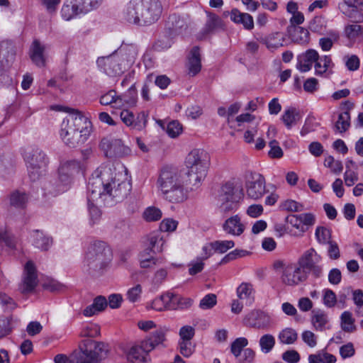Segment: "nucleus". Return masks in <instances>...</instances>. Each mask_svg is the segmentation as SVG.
Masks as SVG:
<instances>
[{"mask_svg": "<svg viewBox=\"0 0 363 363\" xmlns=\"http://www.w3.org/2000/svg\"><path fill=\"white\" fill-rule=\"evenodd\" d=\"M201 68L200 50L198 47H194L190 52L189 58V71L192 76L197 74Z\"/></svg>", "mask_w": 363, "mask_h": 363, "instance_id": "obj_31", "label": "nucleus"}, {"mask_svg": "<svg viewBox=\"0 0 363 363\" xmlns=\"http://www.w3.org/2000/svg\"><path fill=\"white\" fill-rule=\"evenodd\" d=\"M337 302L336 294L329 289L323 291V303L328 308H333Z\"/></svg>", "mask_w": 363, "mask_h": 363, "instance_id": "obj_58", "label": "nucleus"}, {"mask_svg": "<svg viewBox=\"0 0 363 363\" xmlns=\"http://www.w3.org/2000/svg\"><path fill=\"white\" fill-rule=\"evenodd\" d=\"M296 216L298 220H300L302 227H303L304 233L315 223V216L312 213L296 214Z\"/></svg>", "mask_w": 363, "mask_h": 363, "instance_id": "obj_49", "label": "nucleus"}, {"mask_svg": "<svg viewBox=\"0 0 363 363\" xmlns=\"http://www.w3.org/2000/svg\"><path fill=\"white\" fill-rule=\"evenodd\" d=\"M108 345L91 338H85L71 355V363H101L107 357Z\"/></svg>", "mask_w": 363, "mask_h": 363, "instance_id": "obj_6", "label": "nucleus"}, {"mask_svg": "<svg viewBox=\"0 0 363 363\" xmlns=\"http://www.w3.org/2000/svg\"><path fill=\"white\" fill-rule=\"evenodd\" d=\"M166 28L170 34L177 35L182 33L187 28L186 21L184 18L175 13L169 15L166 22Z\"/></svg>", "mask_w": 363, "mask_h": 363, "instance_id": "obj_23", "label": "nucleus"}, {"mask_svg": "<svg viewBox=\"0 0 363 363\" xmlns=\"http://www.w3.org/2000/svg\"><path fill=\"white\" fill-rule=\"evenodd\" d=\"M235 246L233 240H216L212 242V247L215 252L220 254L225 253L228 250L232 249Z\"/></svg>", "mask_w": 363, "mask_h": 363, "instance_id": "obj_48", "label": "nucleus"}, {"mask_svg": "<svg viewBox=\"0 0 363 363\" xmlns=\"http://www.w3.org/2000/svg\"><path fill=\"white\" fill-rule=\"evenodd\" d=\"M181 340L191 341L195 335V329L191 325H184L179 330Z\"/></svg>", "mask_w": 363, "mask_h": 363, "instance_id": "obj_63", "label": "nucleus"}, {"mask_svg": "<svg viewBox=\"0 0 363 363\" xmlns=\"http://www.w3.org/2000/svg\"><path fill=\"white\" fill-rule=\"evenodd\" d=\"M28 195L23 191L16 190L13 191L9 196L11 206L16 208H23L28 202Z\"/></svg>", "mask_w": 363, "mask_h": 363, "instance_id": "obj_36", "label": "nucleus"}, {"mask_svg": "<svg viewBox=\"0 0 363 363\" xmlns=\"http://www.w3.org/2000/svg\"><path fill=\"white\" fill-rule=\"evenodd\" d=\"M243 190L240 189V194L237 199H220L221 203L220 204L218 209L221 213L229 214L232 212H235L238 208L239 200L243 197Z\"/></svg>", "mask_w": 363, "mask_h": 363, "instance_id": "obj_30", "label": "nucleus"}, {"mask_svg": "<svg viewBox=\"0 0 363 363\" xmlns=\"http://www.w3.org/2000/svg\"><path fill=\"white\" fill-rule=\"evenodd\" d=\"M310 33L308 30L303 27H295L291 34L292 40L298 44H307L309 42Z\"/></svg>", "mask_w": 363, "mask_h": 363, "instance_id": "obj_43", "label": "nucleus"}, {"mask_svg": "<svg viewBox=\"0 0 363 363\" xmlns=\"http://www.w3.org/2000/svg\"><path fill=\"white\" fill-rule=\"evenodd\" d=\"M45 45L38 40H33L30 49V57L33 62L38 67H43L45 65Z\"/></svg>", "mask_w": 363, "mask_h": 363, "instance_id": "obj_24", "label": "nucleus"}, {"mask_svg": "<svg viewBox=\"0 0 363 363\" xmlns=\"http://www.w3.org/2000/svg\"><path fill=\"white\" fill-rule=\"evenodd\" d=\"M80 13H84L77 0H66L61 9L62 17L65 21H69Z\"/></svg>", "mask_w": 363, "mask_h": 363, "instance_id": "obj_25", "label": "nucleus"}, {"mask_svg": "<svg viewBox=\"0 0 363 363\" xmlns=\"http://www.w3.org/2000/svg\"><path fill=\"white\" fill-rule=\"evenodd\" d=\"M230 19L235 23L242 24L247 30H250L254 28L252 16L247 13H242L237 9L231 11Z\"/></svg>", "mask_w": 363, "mask_h": 363, "instance_id": "obj_27", "label": "nucleus"}, {"mask_svg": "<svg viewBox=\"0 0 363 363\" xmlns=\"http://www.w3.org/2000/svg\"><path fill=\"white\" fill-rule=\"evenodd\" d=\"M216 303V296L213 294H208L201 300L199 307L203 310H207L213 308Z\"/></svg>", "mask_w": 363, "mask_h": 363, "instance_id": "obj_60", "label": "nucleus"}, {"mask_svg": "<svg viewBox=\"0 0 363 363\" xmlns=\"http://www.w3.org/2000/svg\"><path fill=\"white\" fill-rule=\"evenodd\" d=\"M157 186L162 197L172 203L186 200L191 189L185 173L172 166L163 167L158 174Z\"/></svg>", "mask_w": 363, "mask_h": 363, "instance_id": "obj_2", "label": "nucleus"}, {"mask_svg": "<svg viewBox=\"0 0 363 363\" xmlns=\"http://www.w3.org/2000/svg\"><path fill=\"white\" fill-rule=\"evenodd\" d=\"M223 229L228 234L240 236L245 231V226L242 223L240 217L235 215L225 220L223 224Z\"/></svg>", "mask_w": 363, "mask_h": 363, "instance_id": "obj_19", "label": "nucleus"}, {"mask_svg": "<svg viewBox=\"0 0 363 363\" xmlns=\"http://www.w3.org/2000/svg\"><path fill=\"white\" fill-rule=\"evenodd\" d=\"M162 13L160 0H130L123 9V16L130 23L146 26L157 22Z\"/></svg>", "mask_w": 363, "mask_h": 363, "instance_id": "obj_4", "label": "nucleus"}, {"mask_svg": "<svg viewBox=\"0 0 363 363\" xmlns=\"http://www.w3.org/2000/svg\"><path fill=\"white\" fill-rule=\"evenodd\" d=\"M102 0H77L84 13L97 8Z\"/></svg>", "mask_w": 363, "mask_h": 363, "instance_id": "obj_61", "label": "nucleus"}, {"mask_svg": "<svg viewBox=\"0 0 363 363\" xmlns=\"http://www.w3.org/2000/svg\"><path fill=\"white\" fill-rule=\"evenodd\" d=\"M23 157L30 181L36 182L45 174L49 158L41 148L28 147L24 150Z\"/></svg>", "mask_w": 363, "mask_h": 363, "instance_id": "obj_9", "label": "nucleus"}, {"mask_svg": "<svg viewBox=\"0 0 363 363\" xmlns=\"http://www.w3.org/2000/svg\"><path fill=\"white\" fill-rule=\"evenodd\" d=\"M111 259V250L106 243L96 241L91 244L85 255L84 268L91 274L100 272Z\"/></svg>", "mask_w": 363, "mask_h": 363, "instance_id": "obj_7", "label": "nucleus"}, {"mask_svg": "<svg viewBox=\"0 0 363 363\" xmlns=\"http://www.w3.org/2000/svg\"><path fill=\"white\" fill-rule=\"evenodd\" d=\"M322 257L313 248L306 250L298 259V264L307 272L311 273L315 278L322 277L323 268L319 263Z\"/></svg>", "mask_w": 363, "mask_h": 363, "instance_id": "obj_12", "label": "nucleus"}, {"mask_svg": "<svg viewBox=\"0 0 363 363\" xmlns=\"http://www.w3.org/2000/svg\"><path fill=\"white\" fill-rule=\"evenodd\" d=\"M169 296L167 292L162 294L161 296L156 297L150 303H147V309H153L157 311H163L167 310Z\"/></svg>", "mask_w": 363, "mask_h": 363, "instance_id": "obj_38", "label": "nucleus"}, {"mask_svg": "<svg viewBox=\"0 0 363 363\" xmlns=\"http://www.w3.org/2000/svg\"><path fill=\"white\" fill-rule=\"evenodd\" d=\"M350 126V114L342 112L339 114L337 121L335 123L334 130L340 133L346 132Z\"/></svg>", "mask_w": 363, "mask_h": 363, "instance_id": "obj_40", "label": "nucleus"}, {"mask_svg": "<svg viewBox=\"0 0 363 363\" xmlns=\"http://www.w3.org/2000/svg\"><path fill=\"white\" fill-rule=\"evenodd\" d=\"M148 115L143 111L139 113L136 117H134L132 129L135 130H142L145 128L147 123Z\"/></svg>", "mask_w": 363, "mask_h": 363, "instance_id": "obj_55", "label": "nucleus"}, {"mask_svg": "<svg viewBox=\"0 0 363 363\" xmlns=\"http://www.w3.org/2000/svg\"><path fill=\"white\" fill-rule=\"evenodd\" d=\"M91 130V121L79 111L72 109L61 123L60 135L67 146L77 147L88 140Z\"/></svg>", "mask_w": 363, "mask_h": 363, "instance_id": "obj_3", "label": "nucleus"}, {"mask_svg": "<svg viewBox=\"0 0 363 363\" xmlns=\"http://www.w3.org/2000/svg\"><path fill=\"white\" fill-rule=\"evenodd\" d=\"M224 27L223 21L216 15H211L206 23L205 31L206 33H214L223 30Z\"/></svg>", "mask_w": 363, "mask_h": 363, "instance_id": "obj_42", "label": "nucleus"}, {"mask_svg": "<svg viewBox=\"0 0 363 363\" xmlns=\"http://www.w3.org/2000/svg\"><path fill=\"white\" fill-rule=\"evenodd\" d=\"M100 104L103 106L114 104L113 107H120L123 105V101L120 96H117L115 90H110L100 98Z\"/></svg>", "mask_w": 363, "mask_h": 363, "instance_id": "obj_35", "label": "nucleus"}, {"mask_svg": "<svg viewBox=\"0 0 363 363\" xmlns=\"http://www.w3.org/2000/svg\"><path fill=\"white\" fill-rule=\"evenodd\" d=\"M101 150L108 157H122L130 154V149L121 139L103 138L100 143Z\"/></svg>", "mask_w": 363, "mask_h": 363, "instance_id": "obj_15", "label": "nucleus"}, {"mask_svg": "<svg viewBox=\"0 0 363 363\" xmlns=\"http://www.w3.org/2000/svg\"><path fill=\"white\" fill-rule=\"evenodd\" d=\"M284 34L280 32L272 33L264 39V44L269 49H277L283 46Z\"/></svg>", "mask_w": 363, "mask_h": 363, "instance_id": "obj_39", "label": "nucleus"}, {"mask_svg": "<svg viewBox=\"0 0 363 363\" xmlns=\"http://www.w3.org/2000/svg\"><path fill=\"white\" fill-rule=\"evenodd\" d=\"M239 299L245 301V304L251 306L255 301V289L252 284L248 282L241 283L236 290Z\"/></svg>", "mask_w": 363, "mask_h": 363, "instance_id": "obj_26", "label": "nucleus"}, {"mask_svg": "<svg viewBox=\"0 0 363 363\" xmlns=\"http://www.w3.org/2000/svg\"><path fill=\"white\" fill-rule=\"evenodd\" d=\"M166 132L170 138H175L182 133V125L179 121H172L167 124Z\"/></svg>", "mask_w": 363, "mask_h": 363, "instance_id": "obj_57", "label": "nucleus"}, {"mask_svg": "<svg viewBox=\"0 0 363 363\" xmlns=\"http://www.w3.org/2000/svg\"><path fill=\"white\" fill-rule=\"evenodd\" d=\"M333 63L329 55L320 57L314 63L315 72L316 75L323 76L326 74L328 70L332 68Z\"/></svg>", "mask_w": 363, "mask_h": 363, "instance_id": "obj_32", "label": "nucleus"}, {"mask_svg": "<svg viewBox=\"0 0 363 363\" xmlns=\"http://www.w3.org/2000/svg\"><path fill=\"white\" fill-rule=\"evenodd\" d=\"M274 267L280 271L281 282L286 285L296 286L307 279L306 272L299 264L277 260L274 262Z\"/></svg>", "mask_w": 363, "mask_h": 363, "instance_id": "obj_10", "label": "nucleus"}, {"mask_svg": "<svg viewBox=\"0 0 363 363\" xmlns=\"http://www.w3.org/2000/svg\"><path fill=\"white\" fill-rule=\"evenodd\" d=\"M82 169V165L78 160H72L62 162L59 168V179L62 185L57 190V193L67 190V186L72 178Z\"/></svg>", "mask_w": 363, "mask_h": 363, "instance_id": "obj_14", "label": "nucleus"}, {"mask_svg": "<svg viewBox=\"0 0 363 363\" xmlns=\"http://www.w3.org/2000/svg\"><path fill=\"white\" fill-rule=\"evenodd\" d=\"M141 294L142 286L140 284H137L128 290L126 296L129 301L135 303L140 298Z\"/></svg>", "mask_w": 363, "mask_h": 363, "instance_id": "obj_62", "label": "nucleus"}, {"mask_svg": "<svg viewBox=\"0 0 363 363\" xmlns=\"http://www.w3.org/2000/svg\"><path fill=\"white\" fill-rule=\"evenodd\" d=\"M148 240L149 247L147 248L151 250V252L156 254L162 252L165 241L161 233H154L150 234Z\"/></svg>", "mask_w": 363, "mask_h": 363, "instance_id": "obj_37", "label": "nucleus"}, {"mask_svg": "<svg viewBox=\"0 0 363 363\" xmlns=\"http://www.w3.org/2000/svg\"><path fill=\"white\" fill-rule=\"evenodd\" d=\"M131 183L126 174L115 173L111 167H101L97 169L89 179L87 184V200L90 219L96 223L101 218V211L94 202L98 199L106 200V196L116 202L123 200L130 192Z\"/></svg>", "mask_w": 363, "mask_h": 363, "instance_id": "obj_1", "label": "nucleus"}, {"mask_svg": "<svg viewBox=\"0 0 363 363\" xmlns=\"http://www.w3.org/2000/svg\"><path fill=\"white\" fill-rule=\"evenodd\" d=\"M311 322L315 330H323L328 322V315L323 311L313 310Z\"/></svg>", "mask_w": 363, "mask_h": 363, "instance_id": "obj_34", "label": "nucleus"}, {"mask_svg": "<svg viewBox=\"0 0 363 363\" xmlns=\"http://www.w3.org/2000/svg\"><path fill=\"white\" fill-rule=\"evenodd\" d=\"M298 337L295 330L286 328L282 330L278 335V339L281 344L291 345L294 343Z\"/></svg>", "mask_w": 363, "mask_h": 363, "instance_id": "obj_41", "label": "nucleus"}, {"mask_svg": "<svg viewBox=\"0 0 363 363\" xmlns=\"http://www.w3.org/2000/svg\"><path fill=\"white\" fill-rule=\"evenodd\" d=\"M315 237L319 243L325 245L331 242V232L325 227L318 226L315 229Z\"/></svg>", "mask_w": 363, "mask_h": 363, "instance_id": "obj_50", "label": "nucleus"}, {"mask_svg": "<svg viewBox=\"0 0 363 363\" xmlns=\"http://www.w3.org/2000/svg\"><path fill=\"white\" fill-rule=\"evenodd\" d=\"M343 62L349 71L354 72L359 68L360 60L356 55H347L343 57Z\"/></svg>", "mask_w": 363, "mask_h": 363, "instance_id": "obj_53", "label": "nucleus"}, {"mask_svg": "<svg viewBox=\"0 0 363 363\" xmlns=\"http://www.w3.org/2000/svg\"><path fill=\"white\" fill-rule=\"evenodd\" d=\"M255 357V352L250 348L245 349L236 359L242 363H251Z\"/></svg>", "mask_w": 363, "mask_h": 363, "instance_id": "obj_64", "label": "nucleus"}, {"mask_svg": "<svg viewBox=\"0 0 363 363\" xmlns=\"http://www.w3.org/2000/svg\"><path fill=\"white\" fill-rule=\"evenodd\" d=\"M300 119L299 111L294 107L286 109L281 116V121L288 129H291Z\"/></svg>", "mask_w": 363, "mask_h": 363, "instance_id": "obj_33", "label": "nucleus"}, {"mask_svg": "<svg viewBox=\"0 0 363 363\" xmlns=\"http://www.w3.org/2000/svg\"><path fill=\"white\" fill-rule=\"evenodd\" d=\"M38 281L35 266L31 260H29L24 266L23 281L19 286V291L22 294L30 293L35 289Z\"/></svg>", "mask_w": 363, "mask_h": 363, "instance_id": "obj_16", "label": "nucleus"}, {"mask_svg": "<svg viewBox=\"0 0 363 363\" xmlns=\"http://www.w3.org/2000/svg\"><path fill=\"white\" fill-rule=\"evenodd\" d=\"M0 305L4 311H11L17 307L16 301L6 294L0 292Z\"/></svg>", "mask_w": 363, "mask_h": 363, "instance_id": "obj_56", "label": "nucleus"}, {"mask_svg": "<svg viewBox=\"0 0 363 363\" xmlns=\"http://www.w3.org/2000/svg\"><path fill=\"white\" fill-rule=\"evenodd\" d=\"M167 332V328H160L143 341L140 346H133L127 354L128 363H147L146 358L147 353L157 346L163 345L166 340Z\"/></svg>", "mask_w": 363, "mask_h": 363, "instance_id": "obj_8", "label": "nucleus"}, {"mask_svg": "<svg viewBox=\"0 0 363 363\" xmlns=\"http://www.w3.org/2000/svg\"><path fill=\"white\" fill-rule=\"evenodd\" d=\"M155 253L151 252L149 248L145 249L139 254V262L141 268L147 269L154 267L162 259L155 257Z\"/></svg>", "mask_w": 363, "mask_h": 363, "instance_id": "obj_29", "label": "nucleus"}, {"mask_svg": "<svg viewBox=\"0 0 363 363\" xmlns=\"http://www.w3.org/2000/svg\"><path fill=\"white\" fill-rule=\"evenodd\" d=\"M345 33L350 40H355L358 38L363 37V26L357 23L350 24L345 26Z\"/></svg>", "mask_w": 363, "mask_h": 363, "instance_id": "obj_46", "label": "nucleus"}, {"mask_svg": "<svg viewBox=\"0 0 363 363\" xmlns=\"http://www.w3.org/2000/svg\"><path fill=\"white\" fill-rule=\"evenodd\" d=\"M188 172L185 173L191 189H198L207 175L210 164V157L202 149H194L186 157Z\"/></svg>", "mask_w": 363, "mask_h": 363, "instance_id": "obj_5", "label": "nucleus"}, {"mask_svg": "<svg viewBox=\"0 0 363 363\" xmlns=\"http://www.w3.org/2000/svg\"><path fill=\"white\" fill-rule=\"evenodd\" d=\"M30 237L32 245L42 251L48 250L53 242L52 237L39 230H33Z\"/></svg>", "mask_w": 363, "mask_h": 363, "instance_id": "obj_20", "label": "nucleus"}, {"mask_svg": "<svg viewBox=\"0 0 363 363\" xmlns=\"http://www.w3.org/2000/svg\"><path fill=\"white\" fill-rule=\"evenodd\" d=\"M318 57V52L315 50L309 49L298 57L296 68L301 72H306L311 69Z\"/></svg>", "mask_w": 363, "mask_h": 363, "instance_id": "obj_18", "label": "nucleus"}, {"mask_svg": "<svg viewBox=\"0 0 363 363\" xmlns=\"http://www.w3.org/2000/svg\"><path fill=\"white\" fill-rule=\"evenodd\" d=\"M96 63L99 69L109 77L119 76L128 69L115 52L108 56L99 57Z\"/></svg>", "mask_w": 363, "mask_h": 363, "instance_id": "obj_11", "label": "nucleus"}, {"mask_svg": "<svg viewBox=\"0 0 363 363\" xmlns=\"http://www.w3.org/2000/svg\"><path fill=\"white\" fill-rule=\"evenodd\" d=\"M162 216L160 209L155 206L147 207L143 213V218L147 222L157 221Z\"/></svg>", "mask_w": 363, "mask_h": 363, "instance_id": "obj_47", "label": "nucleus"}, {"mask_svg": "<svg viewBox=\"0 0 363 363\" xmlns=\"http://www.w3.org/2000/svg\"><path fill=\"white\" fill-rule=\"evenodd\" d=\"M245 186L247 197L253 200L261 199L267 192L265 179L259 173L249 172Z\"/></svg>", "mask_w": 363, "mask_h": 363, "instance_id": "obj_13", "label": "nucleus"}, {"mask_svg": "<svg viewBox=\"0 0 363 363\" xmlns=\"http://www.w3.org/2000/svg\"><path fill=\"white\" fill-rule=\"evenodd\" d=\"M280 207L282 210L290 212H301L305 209L302 203L291 199L283 201Z\"/></svg>", "mask_w": 363, "mask_h": 363, "instance_id": "obj_52", "label": "nucleus"}, {"mask_svg": "<svg viewBox=\"0 0 363 363\" xmlns=\"http://www.w3.org/2000/svg\"><path fill=\"white\" fill-rule=\"evenodd\" d=\"M245 324L257 329H265L271 323L270 317L261 311H252L244 319Z\"/></svg>", "mask_w": 363, "mask_h": 363, "instance_id": "obj_17", "label": "nucleus"}, {"mask_svg": "<svg viewBox=\"0 0 363 363\" xmlns=\"http://www.w3.org/2000/svg\"><path fill=\"white\" fill-rule=\"evenodd\" d=\"M275 337L272 334H264L259 340L260 350L263 353L270 352L275 345Z\"/></svg>", "mask_w": 363, "mask_h": 363, "instance_id": "obj_44", "label": "nucleus"}, {"mask_svg": "<svg viewBox=\"0 0 363 363\" xmlns=\"http://www.w3.org/2000/svg\"><path fill=\"white\" fill-rule=\"evenodd\" d=\"M248 344V341L245 337H239L237 338L232 344H231V352L233 355L237 358L240 356V353L245 350L244 347L247 346Z\"/></svg>", "mask_w": 363, "mask_h": 363, "instance_id": "obj_54", "label": "nucleus"}, {"mask_svg": "<svg viewBox=\"0 0 363 363\" xmlns=\"http://www.w3.org/2000/svg\"><path fill=\"white\" fill-rule=\"evenodd\" d=\"M340 320L341 327L344 331L352 333L355 330L354 319L351 312L344 311L340 316Z\"/></svg>", "mask_w": 363, "mask_h": 363, "instance_id": "obj_45", "label": "nucleus"}, {"mask_svg": "<svg viewBox=\"0 0 363 363\" xmlns=\"http://www.w3.org/2000/svg\"><path fill=\"white\" fill-rule=\"evenodd\" d=\"M114 52L118 57H121L128 68L135 62L138 55L137 48L133 44L122 45Z\"/></svg>", "mask_w": 363, "mask_h": 363, "instance_id": "obj_21", "label": "nucleus"}, {"mask_svg": "<svg viewBox=\"0 0 363 363\" xmlns=\"http://www.w3.org/2000/svg\"><path fill=\"white\" fill-rule=\"evenodd\" d=\"M15 56V50L12 43L8 41L0 43V66L10 65Z\"/></svg>", "mask_w": 363, "mask_h": 363, "instance_id": "obj_28", "label": "nucleus"}, {"mask_svg": "<svg viewBox=\"0 0 363 363\" xmlns=\"http://www.w3.org/2000/svg\"><path fill=\"white\" fill-rule=\"evenodd\" d=\"M220 199H237L235 196V186L233 182H228L225 183L220 191Z\"/></svg>", "mask_w": 363, "mask_h": 363, "instance_id": "obj_59", "label": "nucleus"}, {"mask_svg": "<svg viewBox=\"0 0 363 363\" xmlns=\"http://www.w3.org/2000/svg\"><path fill=\"white\" fill-rule=\"evenodd\" d=\"M169 296L167 310H184L189 308L193 300L188 297L181 296L172 292H167Z\"/></svg>", "mask_w": 363, "mask_h": 363, "instance_id": "obj_22", "label": "nucleus"}, {"mask_svg": "<svg viewBox=\"0 0 363 363\" xmlns=\"http://www.w3.org/2000/svg\"><path fill=\"white\" fill-rule=\"evenodd\" d=\"M100 335V328L94 323H88L84 325L81 332L80 335L86 338L94 337Z\"/></svg>", "mask_w": 363, "mask_h": 363, "instance_id": "obj_51", "label": "nucleus"}]
</instances>
